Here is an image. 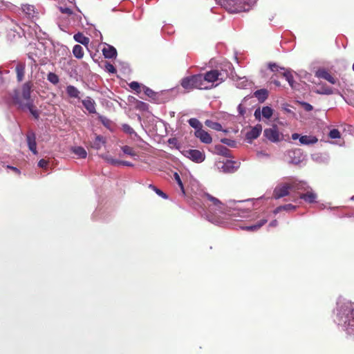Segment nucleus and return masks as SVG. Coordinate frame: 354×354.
<instances>
[{"mask_svg":"<svg viewBox=\"0 0 354 354\" xmlns=\"http://www.w3.org/2000/svg\"><path fill=\"white\" fill-rule=\"evenodd\" d=\"M337 305L336 322L348 335L354 336V303L339 298Z\"/></svg>","mask_w":354,"mask_h":354,"instance_id":"nucleus-1","label":"nucleus"},{"mask_svg":"<svg viewBox=\"0 0 354 354\" xmlns=\"http://www.w3.org/2000/svg\"><path fill=\"white\" fill-rule=\"evenodd\" d=\"M225 80L223 75L217 70H212L205 74H198L199 89H211Z\"/></svg>","mask_w":354,"mask_h":354,"instance_id":"nucleus-2","label":"nucleus"},{"mask_svg":"<svg viewBox=\"0 0 354 354\" xmlns=\"http://www.w3.org/2000/svg\"><path fill=\"white\" fill-rule=\"evenodd\" d=\"M296 189L303 190L305 193L300 195V198L304 200L307 203H314L317 199V194L313 192L312 188L306 185L304 182H299L297 183Z\"/></svg>","mask_w":354,"mask_h":354,"instance_id":"nucleus-3","label":"nucleus"},{"mask_svg":"<svg viewBox=\"0 0 354 354\" xmlns=\"http://www.w3.org/2000/svg\"><path fill=\"white\" fill-rule=\"evenodd\" d=\"M240 166V162L228 160L225 162L217 160L215 167L217 170L223 173H233L237 170Z\"/></svg>","mask_w":354,"mask_h":354,"instance_id":"nucleus-4","label":"nucleus"},{"mask_svg":"<svg viewBox=\"0 0 354 354\" xmlns=\"http://www.w3.org/2000/svg\"><path fill=\"white\" fill-rule=\"evenodd\" d=\"M181 153L185 157L196 163H201L205 159V154L203 151L189 149H183Z\"/></svg>","mask_w":354,"mask_h":354,"instance_id":"nucleus-5","label":"nucleus"},{"mask_svg":"<svg viewBox=\"0 0 354 354\" xmlns=\"http://www.w3.org/2000/svg\"><path fill=\"white\" fill-rule=\"evenodd\" d=\"M297 183H294L292 185L288 184H281L275 187L273 192V198L275 199H279L283 196L288 195L289 190L290 189H296Z\"/></svg>","mask_w":354,"mask_h":354,"instance_id":"nucleus-6","label":"nucleus"},{"mask_svg":"<svg viewBox=\"0 0 354 354\" xmlns=\"http://www.w3.org/2000/svg\"><path fill=\"white\" fill-rule=\"evenodd\" d=\"M207 199L210 202L209 204V211H213L215 214L223 213L225 209V205L218 198L209 195H206Z\"/></svg>","mask_w":354,"mask_h":354,"instance_id":"nucleus-7","label":"nucleus"},{"mask_svg":"<svg viewBox=\"0 0 354 354\" xmlns=\"http://www.w3.org/2000/svg\"><path fill=\"white\" fill-rule=\"evenodd\" d=\"M200 82L198 81V75H193L191 77H187L182 80L181 86L187 90H191L193 88H198Z\"/></svg>","mask_w":354,"mask_h":354,"instance_id":"nucleus-8","label":"nucleus"},{"mask_svg":"<svg viewBox=\"0 0 354 354\" xmlns=\"http://www.w3.org/2000/svg\"><path fill=\"white\" fill-rule=\"evenodd\" d=\"M264 136L269 140L273 142H279L281 140V135L279 133L277 126L264 130Z\"/></svg>","mask_w":354,"mask_h":354,"instance_id":"nucleus-9","label":"nucleus"},{"mask_svg":"<svg viewBox=\"0 0 354 354\" xmlns=\"http://www.w3.org/2000/svg\"><path fill=\"white\" fill-rule=\"evenodd\" d=\"M28 146L29 149L34 153L37 154V143L35 134L32 131H29L26 136Z\"/></svg>","mask_w":354,"mask_h":354,"instance_id":"nucleus-10","label":"nucleus"},{"mask_svg":"<svg viewBox=\"0 0 354 354\" xmlns=\"http://www.w3.org/2000/svg\"><path fill=\"white\" fill-rule=\"evenodd\" d=\"M195 136L200 139V140L205 144H209L212 141L211 136L203 129H197L195 131Z\"/></svg>","mask_w":354,"mask_h":354,"instance_id":"nucleus-11","label":"nucleus"},{"mask_svg":"<svg viewBox=\"0 0 354 354\" xmlns=\"http://www.w3.org/2000/svg\"><path fill=\"white\" fill-rule=\"evenodd\" d=\"M21 109H27L30 112V113L33 115V117L37 119L39 116V111L35 108L33 106L32 102H28L23 104L21 102H17Z\"/></svg>","mask_w":354,"mask_h":354,"instance_id":"nucleus-12","label":"nucleus"},{"mask_svg":"<svg viewBox=\"0 0 354 354\" xmlns=\"http://www.w3.org/2000/svg\"><path fill=\"white\" fill-rule=\"evenodd\" d=\"M262 131V127L260 124L256 125L253 128H252L248 132L246 133L247 140H250V141L258 138Z\"/></svg>","mask_w":354,"mask_h":354,"instance_id":"nucleus-13","label":"nucleus"},{"mask_svg":"<svg viewBox=\"0 0 354 354\" xmlns=\"http://www.w3.org/2000/svg\"><path fill=\"white\" fill-rule=\"evenodd\" d=\"M82 104L84 106L85 109L91 113H95V101L89 97H87L84 100H82Z\"/></svg>","mask_w":354,"mask_h":354,"instance_id":"nucleus-14","label":"nucleus"},{"mask_svg":"<svg viewBox=\"0 0 354 354\" xmlns=\"http://www.w3.org/2000/svg\"><path fill=\"white\" fill-rule=\"evenodd\" d=\"M30 93H31V85L30 83H25L22 86V97L24 100L28 102H32L30 100Z\"/></svg>","mask_w":354,"mask_h":354,"instance_id":"nucleus-15","label":"nucleus"},{"mask_svg":"<svg viewBox=\"0 0 354 354\" xmlns=\"http://www.w3.org/2000/svg\"><path fill=\"white\" fill-rule=\"evenodd\" d=\"M318 139L313 136H302L299 138V142L304 145H309L317 143Z\"/></svg>","mask_w":354,"mask_h":354,"instance_id":"nucleus-16","label":"nucleus"},{"mask_svg":"<svg viewBox=\"0 0 354 354\" xmlns=\"http://www.w3.org/2000/svg\"><path fill=\"white\" fill-rule=\"evenodd\" d=\"M26 64L23 62H19L16 66L17 78L19 82H21L24 77Z\"/></svg>","mask_w":354,"mask_h":354,"instance_id":"nucleus-17","label":"nucleus"},{"mask_svg":"<svg viewBox=\"0 0 354 354\" xmlns=\"http://www.w3.org/2000/svg\"><path fill=\"white\" fill-rule=\"evenodd\" d=\"M316 75L317 77L323 78L333 84H335L336 82L335 78L325 70H319Z\"/></svg>","mask_w":354,"mask_h":354,"instance_id":"nucleus-18","label":"nucleus"},{"mask_svg":"<svg viewBox=\"0 0 354 354\" xmlns=\"http://www.w3.org/2000/svg\"><path fill=\"white\" fill-rule=\"evenodd\" d=\"M103 55L106 58H113L116 56L117 52L115 48L110 45H107L102 49Z\"/></svg>","mask_w":354,"mask_h":354,"instance_id":"nucleus-19","label":"nucleus"},{"mask_svg":"<svg viewBox=\"0 0 354 354\" xmlns=\"http://www.w3.org/2000/svg\"><path fill=\"white\" fill-rule=\"evenodd\" d=\"M214 150L215 153L218 155H221L227 158L231 157L230 150L221 145H216L214 147Z\"/></svg>","mask_w":354,"mask_h":354,"instance_id":"nucleus-20","label":"nucleus"},{"mask_svg":"<svg viewBox=\"0 0 354 354\" xmlns=\"http://www.w3.org/2000/svg\"><path fill=\"white\" fill-rule=\"evenodd\" d=\"M254 95L259 102H263L267 99L268 96V91L266 89H260L255 91Z\"/></svg>","mask_w":354,"mask_h":354,"instance_id":"nucleus-21","label":"nucleus"},{"mask_svg":"<svg viewBox=\"0 0 354 354\" xmlns=\"http://www.w3.org/2000/svg\"><path fill=\"white\" fill-rule=\"evenodd\" d=\"M267 219H261L257 224L243 227V229L246 230L248 231H257L259 228H261L263 225H265L267 223Z\"/></svg>","mask_w":354,"mask_h":354,"instance_id":"nucleus-22","label":"nucleus"},{"mask_svg":"<svg viewBox=\"0 0 354 354\" xmlns=\"http://www.w3.org/2000/svg\"><path fill=\"white\" fill-rule=\"evenodd\" d=\"M74 39L84 46H87L89 43V39L85 37L82 33L78 32L74 35Z\"/></svg>","mask_w":354,"mask_h":354,"instance_id":"nucleus-23","label":"nucleus"},{"mask_svg":"<svg viewBox=\"0 0 354 354\" xmlns=\"http://www.w3.org/2000/svg\"><path fill=\"white\" fill-rule=\"evenodd\" d=\"M102 158H103L107 163L114 165L118 166L120 165V160L113 158L109 154H102L100 156Z\"/></svg>","mask_w":354,"mask_h":354,"instance_id":"nucleus-24","label":"nucleus"},{"mask_svg":"<svg viewBox=\"0 0 354 354\" xmlns=\"http://www.w3.org/2000/svg\"><path fill=\"white\" fill-rule=\"evenodd\" d=\"M66 93L71 97L79 98L80 91L72 85H69L66 87Z\"/></svg>","mask_w":354,"mask_h":354,"instance_id":"nucleus-25","label":"nucleus"},{"mask_svg":"<svg viewBox=\"0 0 354 354\" xmlns=\"http://www.w3.org/2000/svg\"><path fill=\"white\" fill-rule=\"evenodd\" d=\"M22 10L29 18L33 17L35 13L34 6L28 4L24 5Z\"/></svg>","mask_w":354,"mask_h":354,"instance_id":"nucleus-26","label":"nucleus"},{"mask_svg":"<svg viewBox=\"0 0 354 354\" xmlns=\"http://www.w3.org/2000/svg\"><path fill=\"white\" fill-rule=\"evenodd\" d=\"M72 151L80 158H85L87 156L86 151L82 147H73Z\"/></svg>","mask_w":354,"mask_h":354,"instance_id":"nucleus-27","label":"nucleus"},{"mask_svg":"<svg viewBox=\"0 0 354 354\" xmlns=\"http://www.w3.org/2000/svg\"><path fill=\"white\" fill-rule=\"evenodd\" d=\"M121 150L124 154L128 155L131 157L135 158L137 156V153L136 152V151L129 146H122L121 147Z\"/></svg>","mask_w":354,"mask_h":354,"instance_id":"nucleus-28","label":"nucleus"},{"mask_svg":"<svg viewBox=\"0 0 354 354\" xmlns=\"http://www.w3.org/2000/svg\"><path fill=\"white\" fill-rule=\"evenodd\" d=\"M74 56L77 59H81L84 56V50L80 45H75L73 49Z\"/></svg>","mask_w":354,"mask_h":354,"instance_id":"nucleus-29","label":"nucleus"},{"mask_svg":"<svg viewBox=\"0 0 354 354\" xmlns=\"http://www.w3.org/2000/svg\"><path fill=\"white\" fill-rule=\"evenodd\" d=\"M205 123L208 127H209L212 129H214L216 131H222V129H223L222 125L218 122H213V121L207 120Z\"/></svg>","mask_w":354,"mask_h":354,"instance_id":"nucleus-30","label":"nucleus"},{"mask_svg":"<svg viewBox=\"0 0 354 354\" xmlns=\"http://www.w3.org/2000/svg\"><path fill=\"white\" fill-rule=\"evenodd\" d=\"M249 85L250 82L245 77H239L236 82V86L239 88H245Z\"/></svg>","mask_w":354,"mask_h":354,"instance_id":"nucleus-31","label":"nucleus"},{"mask_svg":"<svg viewBox=\"0 0 354 354\" xmlns=\"http://www.w3.org/2000/svg\"><path fill=\"white\" fill-rule=\"evenodd\" d=\"M273 113V110L270 106H263L261 110V114L262 115L266 118L270 119Z\"/></svg>","mask_w":354,"mask_h":354,"instance_id":"nucleus-32","label":"nucleus"},{"mask_svg":"<svg viewBox=\"0 0 354 354\" xmlns=\"http://www.w3.org/2000/svg\"><path fill=\"white\" fill-rule=\"evenodd\" d=\"M188 122L192 127H193L196 129V131L197 129H202V124L196 118H191L189 120Z\"/></svg>","mask_w":354,"mask_h":354,"instance_id":"nucleus-33","label":"nucleus"},{"mask_svg":"<svg viewBox=\"0 0 354 354\" xmlns=\"http://www.w3.org/2000/svg\"><path fill=\"white\" fill-rule=\"evenodd\" d=\"M104 138L102 136H96L95 140L93 142V147L97 149H99L101 148L102 145H104Z\"/></svg>","mask_w":354,"mask_h":354,"instance_id":"nucleus-34","label":"nucleus"},{"mask_svg":"<svg viewBox=\"0 0 354 354\" xmlns=\"http://www.w3.org/2000/svg\"><path fill=\"white\" fill-rule=\"evenodd\" d=\"M47 80L53 84H57L59 82V77L54 73H49Z\"/></svg>","mask_w":354,"mask_h":354,"instance_id":"nucleus-35","label":"nucleus"},{"mask_svg":"<svg viewBox=\"0 0 354 354\" xmlns=\"http://www.w3.org/2000/svg\"><path fill=\"white\" fill-rule=\"evenodd\" d=\"M122 130L129 135L136 134L134 130L129 124H127L122 125Z\"/></svg>","mask_w":354,"mask_h":354,"instance_id":"nucleus-36","label":"nucleus"},{"mask_svg":"<svg viewBox=\"0 0 354 354\" xmlns=\"http://www.w3.org/2000/svg\"><path fill=\"white\" fill-rule=\"evenodd\" d=\"M283 76L286 80L288 82L290 86L293 87V77L289 72H284Z\"/></svg>","mask_w":354,"mask_h":354,"instance_id":"nucleus-37","label":"nucleus"},{"mask_svg":"<svg viewBox=\"0 0 354 354\" xmlns=\"http://www.w3.org/2000/svg\"><path fill=\"white\" fill-rule=\"evenodd\" d=\"M129 86L131 89L136 91L137 93L140 92V85L137 82H132L129 84Z\"/></svg>","mask_w":354,"mask_h":354,"instance_id":"nucleus-38","label":"nucleus"},{"mask_svg":"<svg viewBox=\"0 0 354 354\" xmlns=\"http://www.w3.org/2000/svg\"><path fill=\"white\" fill-rule=\"evenodd\" d=\"M329 136L330 138L335 139L340 138V133L337 129H333L329 133Z\"/></svg>","mask_w":354,"mask_h":354,"instance_id":"nucleus-39","label":"nucleus"},{"mask_svg":"<svg viewBox=\"0 0 354 354\" xmlns=\"http://www.w3.org/2000/svg\"><path fill=\"white\" fill-rule=\"evenodd\" d=\"M174 178H175L176 181L177 182L178 185H179L182 192L184 194L185 192H184L183 185L180 180V176L177 173L174 174Z\"/></svg>","mask_w":354,"mask_h":354,"instance_id":"nucleus-40","label":"nucleus"},{"mask_svg":"<svg viewBox=\"0 0 354 354\" xmlns=\"http://www.w3.org/2000/svg\"><path fill=\"white\" fill-rule=\"evenodd\" d=\"M59 10L64 14H66V15H68V16H70L71 17H75V15H73L72 10L70 8H60Z\"/></svg>","mask_w":354,"mask_h":354,"instance_id":"nucleus-41","label":"nucleus"},{"mask_svg":"<svg viewBox=\"0 0 354 354\" xmlns=\"http://www.w3.org/2000/svg\"><path fill=\"white\" fill-rule=\"evenodd\" d=\"M318 93L325 94V95H330L333 93V91L330 88H323L320 91H317Z\"/></svg>","mask_w":354,"mask_h":354,"instance_id":"nucleus-42","label":"nucleus"},{"mask_svg":"<svg viewBox=\"0 0 354 354\" xmlns=\"http://www.w3.org/2000/svg\"><path fill=\"white\" fill-rule=\"evenodd\" d=\"M150 187H153V189L156 192V193L158 195H159L160 196H161L162 198H167V195L163 192H162L160 189H157L155 187H153L152 185H150Z\"/></svg>","mask_w":354,"mask_h":354,"instance_id":"nucleus-43","label":"nucleus"},{"mask_svg":"<svg viewBox=\"0 0 354 354\" xmlns=\"http://www.w3.org/2000/svg\"><path fill=\"white\" fill-rule=\"evenodd\" d=\"M48 165V162L44 159H41L38 162V166L41 168H46Z\"/></svg>","mask_w":354,"mask_h":354,"instance_id":"nucleus-44","label":"nucleus"},{"mask_svg":"<svg viewBox=\"0 0 354 354\" xmlns=\"http://www.w3.org/2000/svg\"><path fill=\"white\" fill-rule=\"evenodd\" d=\"M143 90L145 94L149 97H152L154 95V92L151 89L146 86H143Z\"/></svg>","mask_w":354,"mask_h":354,"instance_id":"nucleus-45","label":"nucleus"},{"mask_svg":"<svg viewBox=\"0 0 354 354\" xmlns=\"http://www.w3.org/2000/svg\"><path fill=\"white\" fill-rule=\"evenodd\" d=\"M282 206H283V210L290 211V210H295L296 209V206H295L292 204H287V205H282Z\"/></svg>","mask_w":354,"mask_h":354,"instance_id":"nucleus-46","label":"nucleus"},{"mask_svg":"<svg viewBox=\"0 0 354 354\" xmlns=\"http://www.w3.org/2000/svg\"><path fill=\"white\" fill-rule=\"evenodd\" d=\"M257 156L258 158H268L269 155L264 151H258L257 153Z\"/></svg>","mask_w":354,"mask_h":354,"instance_id":"nucleus-47","label":"nucleus"},{"mask_svg":"<svg viewBox=\"0 0 354 354\" xmlns=\"http://www.w3.org/2000/svg\"><path fill=\"white\" fill-rule=\"evenodd\" d=\"M106 69L111 73H114L115 72V67L111 64L106 65Z\"/></svg>","mask_w":354,"mask_h":354,"instance_id":"nucleus-48","label":"nucleus"},{"mask_svg":"<svg viewBox=\"0 0 354 354\" xmlns=\"http://www.w3.org/2000/svg\"><path fill=\"white\" fill-rule=\"evenodd\" d=\"M221 142L223 143L226 144V145H227L229 146H231V147L234 146V141H232V140L226 139V138L222 139Z\"/></svg>","mask_w":354,"mask_h":354,"instance_id":"nucleus-49","label":"nucleus"},{"mask_svg":"<svg viewBox=\"0 0 354 354\" xmlns=\"http://www.w3.org/2000/svg\"><path fill=\"white\" fill-rule=\"evenodd\" d=\"M269 68L272 71H277L279 66L276 64H270Z\"/></svg>","mask_w":354,"mask_h":354,"instance_id":"nucleus-50","label":"nucleus"},{"mask_svg":"<svg viewBox=\"0 0 354 354\" xmlns=\"http://www.w3.org/2000/svg\"><path fill=\"white\" fill-rule=\"evenodd\" d=\"M120 165H124L127 167H133V164L128 161L120 160Z\"/></svg>","mask_w":354,"mask_h":354,"instance_id":"nucleus-51","label":"nucleus"},{"mask_svg":"<svg viewBox=\"0 0 354 354\" xmlns=\"http://www.w3.org/2000/svg\"><path fill=\"white\" fill-rule=\"evenodd\" d=\"M100 120L104 125H107L108 123L109 122V120L104 117H100Z\"/></svg>","mask_w":354,"mask_h":354,"instance_id":"nucleus-52","label":"nucleus"},{"mask_svg":"<svg viewBox=\"0 0 354 354\" xmlns=\"http://www.w3.org/2000/svg\"><path fill=\"white\" fill-rule=\"evenodd\" d=\"M282 210H283V206L281 205V206H279V207H277V208L274 210V212H274V214H277L279 213V212H280L281 211H282Z\"/></svg>","mask_w":354,"mask_h":354,"instance_id":"nucleus-53","label":"nucleus"},{"mask_svg":"<svg viewBox=\"0 0 354 354\" xmlns=\"http://www.w3.org/2000/svg\"><path fill=\"white\" fill-rule=\"evenodd\" d=\"M7 168L10 169L11 170H13L14 171H15L17 174L19 173V169L17 167L8 165Z\"/></svg>","mask_w":354,"mask_h":354,"instance_id":"nucleus-54","label":"nucleus"},{"mask_svg":"<svg viewBox=\"0 0 354 354\" xmlns=\"http://www.w3.org/2000/svg\"><path fill=\"white\" fill-rule=\"evenodd\" d=\"M277 225V220L272 221L269 224V227H276Z\"/></svg>","mask_w":354,"mask_h":354,"instance_id":"nucleus-55","label":"nucleus"},{"mask_svg":"<svg viewBox=\"0 0 354 354\" xmlns=\"http://www.w3.org/2000/svg\"><path fill=\"white\" fill-rule=\"evenodd\" d=\"M260 115H261V111L259 109H257L255 111H254V116L256 118H260Z\"/></svg>","mask_w":354,"mask_h":354,"instance_id":"nucleus-56","label":"nucleus"},{"mask_svg":"<svg viewBox=\"0 0 354 354\" xmlns=\"http://www.w3.org/2000/svg\"><path fill=\"white\" fill-rule=\"evenodd\" d=\"M300 137H301L300 135L297 133L292 134V140H297L298 138L299 139Z\"/></svg>","mask_w":354,"mask_h":354,"instance_id":"nucleus-57","label":"nucleus"},{"mask_svg":"<svg viewBox=\"0 0 354 354\" xmlns=\"http://www.w3.org/2000/svg\"><path fill=\"white\" fill-rule=\"evenodd\" d=\"M306 109L307 111H311L313 109V106L310 104H306Z\"/></svg>","mask_w":354,"mask_h":354,"instance_id":"nucleus-58","label":"nucleus"},{"mask_svg":"<svg viewBox=\"0 0 354 354\" xmlns=\"http://www.w3.org/2000/svg\"><path fill=\"white\" fill-rule=\"evenodd\" d=\"M290 153H292V154H294V155H297V154L300 153V152H299V151H292V152H290Z\"/></svg>","mask_w":354,"mask_h":354,"instance_id":"nucleus-59","label":"nucleus"},{"mask_svg":"<svg viewBox=\"0 0 354 354\" xmlns=\"http://www.w3.org/2000/svg\"><path fill=\"white\" fill-rule=\"evenodd\" d=\"M299 162V160H292V162L295 164H297Z\"/></svg>","mask_w":354,"mask_h":354,"instance_id":"nucleus-60","label":"nucleus"},{"mask_svg":"<svg viewBox=\"0 0 354 354\" xmlns=\"http://www.w3.org/2000/svg\"><path fill=\"white\" fill-rule=\"evenodd\" d=\"M239 109L240 111H242V109H241V105H239Z\"/></svg>","mask_w":354,"mask_h":354,"instance_id":"nucleus-61","label":"nucleus"},{"mask_svg":"<svg viewBox=\"0 0 354 354\" xmlns=\"http://www.w3.org/2000/svg\"><path fill=\"white\" fill-rule=\"evenodd\" d=\"M239 109L240 111H242V109H241V105H239Z\"/></svg>","mask_w":354,"mask_h":354,"instance_id":"nucleus-62","label":"nucleus"},{"mask_svg":"<svg viewBox=\"0 0 354 354\" xmlns=\"http://www.w3.org/2000/svg\"><path fill=\"white\" fill-rule=\"evenodd\" d=\"M353 70L354 71V64H353Z\"/></svg>","mask_w":354,"mask_h":354,"instance_id":"nucleus-63","label":"nucleus"}]
</instances>
